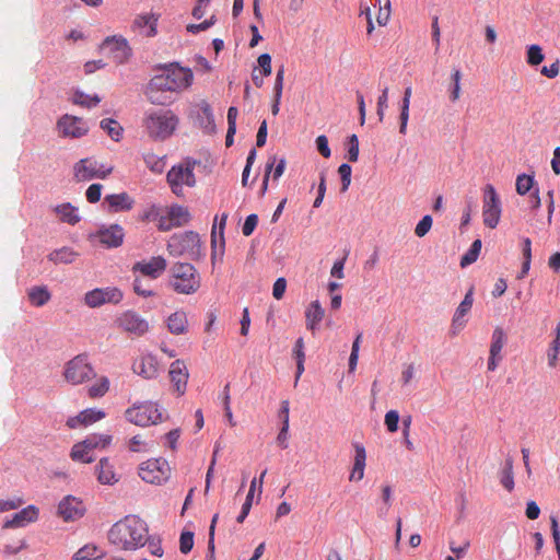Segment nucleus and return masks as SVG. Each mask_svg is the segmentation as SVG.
Returning <instances> with one entry per match:
<instances>
[{
	"label": "nucleus",
	"mask_w": 560,
	"mask_h": 560,
	"mask_svg": "<svg viewBox=\"0 0 560 560\" xmlns=\"http://www.w3.org/2000/svg\"><path fill=\"white\" fill-rule=\"evenodd\" d=\"M27 298L33 306L42 307L50 301L51 294L47 287L36 285L28 289Z\"/></svg>",
	"instance_id": "473e14b6"
},
{
	"label": "nucleus",
	"mask_w": 560,
	"mask_h": 560,
	"mask_svg": "<svg viewBox=\"0 0 560 560\" xmlns=\"http://www.w3.org/2000/svg\"><path fill=\"white\" fill-rule=\"evenodd\" d=\"M474 303V288H470L467 293L465 294L464 300L460 302L458 307L456 308L452 325H451V331L453 335H456L459 330H462L465 326L464 317L470 312L471 306Z\"/></svg>",
	"instance_id": "aec40b11"
},
{
	"label": "nucleus",
	"mask_w": 560,
	"mask_h": 560,
	"mask_svg": "<svg viewBox=\"0 0 560 560\" xmlns=\"http://www.w3.org/2000/svg\"><path fill=\"white\" fill-rule=\"evenodd\" d=\"M387 107H388V88L386 86L382 90V93L377 98V110L376 112H377L380 121H383L384 116H385V110Z\"/></svg>",
	"instance_id": "6e6d98bb"
},
{
	"label": "nucleus",
	"mask_w": 560,
	"mask_h": 560,
	"mask_svg": "<svg viewBox=\"0 0 560 560\" xmlns=\"http://www.w3.org/2000/svg\"><path fill=\"white\" fill-rule=\"evenodd\" d=\"M167 252L173 257H187L196 261L203 257L200 236L192 231L172 235L167 242Z\"/></svg>",
	"instance_id": "20e7f679"
},
{
	"label": "nucleus",
	"mask_w": 560,
	"mask_h": 560,
	"mask_svg": "<svg viewBox=\"0 0 560 560\" xmlns=\"http://www.w3.org/2000/svg\"><path fill=\"white\" fill-rule=\"evenodd\" d=\"M533 184H534L533 176H529L526 174L518 175L516 178V184H515L517 194L524 196L532 189Z\"/></svg>",
	"instance_id": "3c124183"
},
{
	"label": "nucleus",
	"mask_w": 560,
	"mask_h": 560,
	"mask_svg": "<svg viewBox=\"0 0 560 560\" xmlns=\"http://www.w3.org/2000/svg\"><path fill=\"white\" fill-rule=\"evenodd\" d=\"M170 380L173 385V390L182 396L185 394L188 382V371L187 368L182 360L174 361L168 371Z\"/></svg>",
	"instance_id": "a211bd4d"
},
{
	"label": "nucleus",
	"mask_w": 560,
	"mask_h": 560,
	"mask_svg": "<svg viewBox=\"0 0 560 560\" xmlns=\"http://www.w3.org/2000/svg\"><path fill=\"white\" fill-rule=\"evenodd\" d=\"M348 159L350 162H357L359 159V139L355 135L349 137Z\"/></svg>",
	"instance_id": "680f3d73"
},
{
	"label": "nucleus",
	"mask_w": 560,
	"mask_h": 560,
	"mask_svg": "<svg viewBox=\"0 0 560 560\" xmlns=\"http://www.w3.org/2000/svg\"><path fill=\"white\" fill-rule=\"evenodd\" d=\"M85 513V506L81 500L73 495H67L58 505V514L66 521H75Z\"/></svg>",
	"instance_id": "dca6fc26"
},
{
	"label": "nucleus",
	"mask_w": 560,
	"mask_h": 560,
	"mask_svg": "<svg viewBox=\"0 0 560 560\" xmlns=\"http://www.w3.org/2000/svg\"><path fill=\"white\" fill-rule=\"evenodd\" d=\"M272 162H275V165L272 167L271 174H272L273 180H277L284 173V170L287 166V161H285V158H283V156L278 158L277 155H271V156H269L267 163H272Z\"/></svg>",
	"instance_id": "603ef678"
},
{
	"label": "nucleus",
	"mask_w": 560,
	"mask_h": 560,
	"mask_svg": "<svg viewBox=\"0 0 560 560\" xmlns=\"http://www.w3.org/2000/svg\"><path fill=\"white\" fill-rule=\"evenodd\" d=\"M115 324L120 330L135 337H142L150 330L149 322L132 310L119 314Z\"/></svg>",
	"instance_id": "f8f14e48"
},
{
	"label": "nucleus",
	"mask_w": 560,
	"mask_h": 560,
	"mask_svg": "<svg viewBox=\"0 0 560 560\" xmlns=\"http://www.w3.org/2000/svg\"><path fill=\"white\" fill-rule=\"evenodd\" d=\"M522 252H523L524 261H523V265H522L521 273L518 276L520 279L524 278L527 275V272L529 271V268H530L532 242H530V240L528 237L523 240Z\"/></svg>",
	"instance_id": "a18cd8bd"
},
{
	"label": "nucleus",
	"mask_w": 560,
	"mask_h": 560,
	"mask_svg": "<svg viewBox=\"0 0 560 560\" xmlns=\"http://www.w3.org/2000/svg\"><path fill=\"white\" fill-rule=\"evenodd\" d=\"M316 147L318 152L326 159L331 155V151L328 145V139L326 136L320 135L316 138Z\"/></svg>",
	"instance_id": "774afa93"
},
{
	"label": "nucleus",
	"mask_w": 560,
	"mask_h": 560,
	"mask_svg": "<svg viewBox=\"0 0 560 560\" xmlns=\"http://www.w3.org/2000/svg\"><path fill=\"white\" fill-rule=\"evenodd\" d=\"M84 442L91 450L95 448H105L107 447L112 442V436L108 434H93L88 436Z\"/></svg>",
	"instance_id": "49530a36"
},
{
	"label": "nucleus",
	"mask_w": 560,
	"mask_h": 560,
	"mask_svg": "<svg viewBox=\"0 0 560 560\" xmlns=\"http://www.w3.org/2000/svg\"><path fill=\"white\" fill-rule=\"evenodd\" d=\"M97 480L103 485H113L118 481L114 466L107 458H102L96 466Z\"/></svg>",
	"instance_id": "7c9ffc66"
},
{
	"label": "nucleus",
	"mask_w": 560,
	"mask_h": 560,
	"mask_svg": "<svg viewBox=\"0 0 560 560\" xmlns=\"http://www.w3.org/2000/svg\"><path fill=\"white\" fill-rule=\"evenodd\" d=\"M77 254L71 250L68 247H63L57 250H54L49 254V260L54 261L55 264H71Z\"/></svg>",
	"instance_id": "a19ab883"
},
{
	"label": "nucleus",
	"mask_w": 560,
	"mask_h": 560,
	"mask_svg": "<svg viewBox=\"0 0 560 560\" xmlns=\"http://www.w3.org/2000/svg\"><path fill=\"white\" fill-rule=\"evenodd\" d=\"M385 425L388 432L394 433L398 430L399 413L397 410H389L385 415Z\"/></svg>",
	"instance_id": "4d7b16f0"
},
{
	"label": "nucleus",
	"mask_w": 560,
	"mask_h": 560,
	"mask_svg": "<svg viewBox=\"0 0 560 560\" xmlns=\"http://www.w3.org/2000/svg\"><path fill=\"white\" fill-rule=\"evenodd\" d=\"M168 285L178 294H195L201 287V277L191 264L176 262L171 268Z\"/></svg>",
	"instance_id": "7ed1b4c3"
},
{
	"label": "nucleus",
	"mask_w": 560,
	"mask_h": 560,
	"mask_svg": "<svg viewBox=\"0 0 560 560\" xmlns=\"http://www.w3.org/2000/svg\"><path fill=\"white\" fill-rule=\"evenodd\" d=\"M122 296V292L117 288H97L85 293L84 303L89 307L95 308L106 303L118 304Z\"/></svg>",
	"instance_id": "4468645a"
},
{
	"label": "nucleus",
	"mask_w": 560,
	"mask_h": 560,
	"mask_svg": "<svg viewBox=\"0 0 560 560\" xmlns=\"http://www.w3.org/2000/svg\"><path fill=\"white\" fill-rule=\"evenodd\" d=\"M58 128L65 137L80 138L89 128L82 118L65 115L58 120Z\"/></svg>",
	"instance_id": "6ab92c4d"
},
{
	"label": "nucleus",
	"mask_w": 560,
	"mask_h": 560,
	"mask_svg": "<svg viewBox=\"0 0 560 560\" xmlns=\"http://www.w3.org/2000/svg\"><path fill=\"white\" fill-rule=\"evenodd\" d=\"M73 171L77 180L85 182L92 178H105L112 173L113 166H105L96 160L88 158L75 163Z\"/></svg>",
	"instance_id": "ddd939ff"
},
{
	"label": "nucleus",
	"mask_w": 560,
	"mask_h": 560,
	"mask_svg": "<svg viewBox=\"0 0 560 560\" xmlns=\"http://www.w3.org/2000/svg\"><path fill=\"white\" fill-rule=\"evenodd\" d=\"M351 172H352V168L349 164L347 163H343L339 166L338 168V173L341 177V182H342V187H341V191H347L350 184H351Z\"/></svg>",
	"instance_id": "5fc2aeb1"
},
{
	"label": "nucleus",
	"mask_w": 560,
	"mask_h": 560,
	"mask_svg": "<svg viewBox=\"0 0 560 560\" xmlns=\"http://www.w3.org/2000/svg\"><path fill=\"white\" fill-rule=\"evenodd\" d=\"M124 230L118 224H113L108 228L101 229L97 232V238L101 244L108 248L118 247L124 242Z\"/></svg>",
	"instance_id": "5701e85b"
},
{
	"label": "nucleus",
	"mask_w": 560,
	"mask_h": 560,
	"mask_svg": "<svg viewBox=\"0 0 560 560\" xmlns=\"http://www.w3.org/2000/svg\"><path fill=\"white\" fill-rule=\"evenodd\" d=\"M366 453L365 448L362 445H355V455L353 468L350 474V480H361L364 477V468H365Z\"/></svg>",
	"instance_id": "2f4dec72"
},
{
	"label": "nucleus",
	"mask_w": 560,
	"mask_h": 560,
	"mask_svg": "<svg viewBox=\"0 0 560 560\" xmlns=\"http://www.w3.org/2000/svg\"><path fill=\"white\" fill-rule=\"evenodd\" d=\"M196 162L186 161L174 165L167 173L166 179L173 194L177 197L184 196V187H194L196 177L194 174Z\"/></svg>",
	"instance_id": "423d86ee"
},
{
	"label": "nucleus",
	"mask_w": 560,
	"mask_h": 560,
	"mask_svg": "<svg viewBox=\"0 0 560 560\" xmlns=\"http://www.w3.org/2000/svg\"><path fill=\"white\" fill-rule=\"evenodd\" d=\"M108 540L121 550H137L149 540L148 525L136 515H127L110 527Z\"/></svg>",
	"instance_id": "f03ea898"
},
{
	"label": "nucleus",
	"mask_w": 560,
	"mask_h": 560,
	"mask_svg": "<svg viewBox=\"0 0 560 560\" xmlns=\"http://www.w3.org/2000/svg\"><path fill=\"white\" fill-rule=\"evenodd\" d=\"M140 478L152 485H162L171 477V467L166 459L150 458L139 466Z\"/></svg>",
	"instance_id": "1a4fd4ad"
},
{
	"label": "nucleus",
	"mask_w": 560,
	"mask_h": 560,
	"mask_svg": "<svg viewBox=\"0 0 560 560\" xmlns=\"http://www.w3.org/2000/svg\"><path fill=\"white\" fill-rule=\"evenodd\" d=\"M481 246H482V244L479 238L475 240L472 242L468 252L465 255H463V257L460 258V267L462 268H465V267L474 264L478 259V256L481 250Z\"/></svg>",
	"instance_id": "37998d69"
},
{
	"label": "nucleus",
	"mask_w": 560,
	"mask_h": 560,
	"mask_svg": "<svg viewBox=\"0 0 560 560\" xmlns=\"http://www.w3.org/2000/svg\"><path fill=\"white\" fill-rule=\"evenodd\" d=\"M92 451L84 441L75 443L72 446L70 457L75 462L81 463H92L94 460V456L92 455Z\"/></svg>",
	"instance_id": "e433bc0d"
},
{
	"label": "nucleus",
	"mask_w": 560,
	"mask_h": 560,
	"mask_svg": "<svg viewBox=\"0 0 560 560\" xmlns=\"http://www.w3.org/2000/svg\"><path fill=\"white\" fill-rule=\"evenodd\" d=\"M432 218L431 215L427 214L424 215L419 222L418 224L416 225V229H415V234L418 236V237H423L424 235H427V233L430 231V229L432 228Z\"/></svg>",
	"instance_id": "13d9d810"
},
{
	"label": "nucleus",
	"mask_w": 560,
	"mask_h": 560,
	"mask_svg": "<svg viewBox=\"0 0 560 560\" xmlns=\"http://www.w3.org/2000/svg\"><path fill=\"white\" fill-rule=\"evenodd\" d=\"M194 547V533L183 532L179 537V550L182 553L187 555Z\"/></svg>",
	"instance_id": "864d4df0"
},
{
	"label": "nucleus",
	"mask_w": 560,
	"mask_h": 560,
	"mask_svg": "<svg viewBox=\"0 0 560 560\" xmlns=\"http://www.w3.org/2000/svg\"><path fill=\"white\" fill-rule=\"evenodd\" d=\"M225 250V238H217V224L213 223L211 229V265L214 268L222 264Z\"/></svg>",
	"instance_id": "bb28decb"
},
{
	"label": "nucleus",
	"mask_w": 560,
	"mask_h": 560,
	"mask_svg": "<svg viewBox=\"0 0 560 560\" xmlns=\"http://www.w3.org/2000/svg\"><path fill=\"white\" fill-rule=\"evenodd\" d=\"M164 159H165V156H159V155L154 154L153 152H148L143 155L145 165L153 173H156V174L163 173L165 165H166Z\"/></svg>",
	"instance_id": "ea45409f"
},
{
	"label": "nucleus",
	"mask_w": 560,
	"mask_h": 560,
	"mask_svg": "<svg viewBox=\"0 0 560 560\" xmlns=\"http://www.w3.org/2000/svg\"><path fill=\"white\" fill-rule=\"evenodd\" d=\"M95 371L86 354H79L65 365L63 377L72 385L83 384L95 377Z\"/></svg>",
	"instance_id": "0eeeda50"
},
{
	"label": "nucleus",
	"mask_w": 560,
	"mask_h": 560,
	"mask_svg": "<svg viewBox=\"0 0 560 560\" xmlns=\"http://www.w3.org/2000/svg\"><path fill=\"white\" fill-rule=\"evenodd\" d=\"M325 311L318 301H313L305 312L306 327L307 329L315 331L318 324L324 318Z\"/></svg>",
	"instance_id": "c85d7f7f"
},
{
	"label": "nucleus",
	"mask_w": 560,
	"mask_h": 560,
	"mask_svg": "<svg viewBox=\"0 0 560 560\" xmlns=\"http://www.w3.org/2000/svg\"><path fill=\"white\" fill-rule=\"evenodd\" d=\"M103 418H105V412L103 410L90 408L81 411L78 416L70 417L67 420V425L70 429H75L80 425L86 427L102 420Z\"/></svg>",
	"instance_id": "393cba45"
},
{
	"label": "nucleus",
	"mask_w": 560,
	"mask_h": 560,
	"mask_svg": "<svg viewBox=\"0 0 560 560\" xmlns=\"http://www.w3.org/2000/svg\"><path fill=\"white\" fill-rule=\"evenodd\" d=\"M283 81H284V67L281 66L276 74L275 85H273V96L275 98H281L282 90H283Z\"/></svg>",
	"instance_id": "e2e57ef3"
},
{
	"label": "nucleus",
	"mask_w": 560,
	"mask_h": 560,
	"mask_svg": "<svg viewBox=\"0 0 560 560\" xmlns=\"http://www.w3.org/2000/svg\"><path fill=\"white\" fill-rule=\"evenodd\" d=\"M104 200L115 212L128 211L133 206V200L127 192L107 195Z\"/></svg>",
	"instance_id": "cd10ccee"
},
{
	"label": "nucleus",
	"mask_w": 560,
	"mask_h": 560,
	"mask_svg": "<svg viewBox=\"0 0 560 560\" xmlns=\"http://www.w3.org/2000/svg\"><path fill=\"white\" fill-rule=\"evenodd\" d=\"M463 74L458 68L453 69L451 73V84L448 86L450 101L452 103L457 102L460 98L462 94V81Z\"/></svg>",
	"instance_id": "4c0bfd02"
},
{
	"label": "nucleus",
	"mask_w": 560,
	"mask_h": 560,
	"mask_svg": "<svg viewBox=\"0 0 560 560\" xmlns=\"http://www.w3.org/2000/svg\"><path fill=\"white\" fill-rule=\"evenodd\" d=\"M101 128L105 130L114 141L120 140L122 128L116 120L105 118L101 121Z\"/></svg>",
	"instance_id": "c03bdc74"
},
{
	"label": "nucleus",
	"mask_w": 560,
	"mask_h": 560,
	"mask_svg": "<svg viewBox=\"0 0 560 560\" xmlns=\"http://www.w3.org/2000/svg\"><path fill=\"white\" fill-rule=\"evenodd\" d=\"M162 210L163 209L161 207L156 205H151L143 211L141 219L148 222H156L158 219L161 218Z\"/></svg>",
	"instance_id": "bf43d9fd"
},
{
	"label": "nucleus",
	"mask_w": 560,
	"mask_h": 560,
	"mask_svg": "<svg viewBox=\"0 0 560 560\" xmlns=\"http://www.w3.org/2000/svg\"><path fill=\"white\" fill-rule=\"evenodd\" d=\"M410 425H411V417L408 416V417L404 418V420H402L404 443L408 451H413L415 445H413L412 441L409 439Z\"/></svg>",
	"instance_id": "0e129e2a"
},
{
	"label": "nucleus",
	"mask_w": 560,
	"mask_h": 560,
	"mask_svg": "<svg viewBox=\"0 0 560 560\" xmlns=\"http://www.w3.org/2000/svg\"><path fill=\"white\" fill-rule=\"evenodd\" d=\"M37 517L38 509L34 505H28L20 512L15 513L11 518H8L3 524V528L24 527L30 523L35 522Z\"/></svg>",
	"instance_id": "4be33fe9"
},
{
	"label": "nucleus",
	"mask_w": 560,
	"mask_h": 560,
	"mask_svg": "<svg viewBox=\"0 0 560 560\" xmlns=\"http://www.w3.org/2000/svg\"><path fill=\"white\" fill-rule=\"evenodd\" d=\"M258 223L257 214H249L243 224L242 233L244 236H249L253 234Z\"/></svg>",
	"instance_id": "69168bd1"
},
{
	"label": "nucleus",
	"mask_w": 560,
	"mask_h": 560,
	"mask_svg": "<svg viewBox=\"0 0 560 560\" xmlns=\"http://www.w3.org/2000/svg\"><path fill=\"white\" fill-rule=\"evenodd\" d=\"M266 474H267V470L265 469L260 474L259 479L254 478L252 480L248 493L246 495V500H245V502H244V504L242 506L241 514L236 518V521L238 523H243L244 520L246 518V516L248 515L249 511H250V508H252V504H253V490L256 489L257 485L259 487V493H261V488H262L264 478H265Z\"/></svg>",
	"instance_id": "c756f323"
},
{
	"label": "nucleus",
	"mask_w": 560,
	"mask_h": 560,
	"mask_svg": "<svg viewBox=\"0 0 560 560\" xmlns=\"http://www.w3.org/2000/svg\"><path fill=\"white\" fill-rule=\"evenodd\" d=\"M178 125V117L170 109L147 115L144 126L151 138L164 140L173 135Z\"/></svg>",
	"instance_id": "39448f33"
},
{
	"label": "nucleus",
	"mask_w": 560,
	"mask_h": 560,
	"mask_svg": "<svg viewBox=\"0 0 560 560\" xmlns=\"http://www.w3.org/2000/svg\"><path fill=\"white\" fill-rule=\"evenodd\" d=\"M505 332L501 327L494 328L491 337L490 345V355L488 360V370L494 371L498 366L499 361H501V351L505 345Z\"/></svg>",
	"instance_id": "412c9836"
},
{
	"label": "nucleus",
	"mask_w": 560,
	"mask_h": 560,
	"mask_svg": "<svg viewBox=\"0 0 560 560\" xmlns=\"http://www.w3.org/2000/svg\"><path fill=\"white\" fill-rule=\"evenodd\" d=\"M133 291L143 298L152 296L154 293L150 289L149 283H147L144 280L136 278L133 281Z\"/></svg>",
	"instance_id": "052dcab7"
},
{
	"label": "nucleus",
	"mask_w": 560,
	"mask_h": 560,
	"mask_svg": "<svg viewBox=\"0 0 560 560\" xmlns=\"http://www.w3.org/2000/svg\"><path fill=\"white\" fill-rule=\"evenodd\" d=\"M159 15L154 13L139 14L132 22V28L139 30L147 37H154L158 34Z\"/></svg>",
	"instance_id": "b1692460"
},
{
	"label": "nucleus",
	"mask_w": 560,
	"mask_h": 560,
	"mask_svg": "<svg viewBox=\"0 0 560 560\" xmlns=\"http://www.w3.org/2000/svg\"><path fill=\"white\" fill-rule=\"evenodd\" d=\"M542 49L539 45H530L527 48V63L530 66H538L544 61Z\"/></svg>",
	"instance_id": "09e8293b"
},
{
	"label": "nucleus",
	"mask_w": 560,
	"mask_h": 560,
	"mask_svg": "<svg viewBox=\"0 0 560 560\" xmlns=\"http://www.w3.org/2000/svg\"><path fill=\"white\" fill-rule=\"evenodd\" d=\"M72 102L75 105L86 107V108H92L100 104L101 98L97 95L91 96L81 91H77V92H74V94L72 96Z\"/></svg>",
	"instance_id": "79ce46f5"
},
{
	"label": "nucleus",
	"mask_w": 560,
	"mask_h": 560,
	"mask_svg": "<svg viewBox=\"0 0 560 560\" xmlns=\"http://www.w3.org/2000/svg\"><path fill=\"white\" fill-rule=\"evenodd\" d=\"M102 185L101 184H92L86 189L85 196L89 202H97L101 199Z\"/></svg>",
	"instance_id": "338daca9"
},
{
	"label": "nucleus",
	"mask_w": 560,
	"mask_h": 560,
	"mask_svg": "<svg viewBox=\"0 0 560 560\" xmlns=\"http://www.w3.org/2000/svg\"><path fill=\"white\" fill-rule=\"evenodd\" d=\"M100 49L106 51L116 65L126 63L132 55L128 40L121 35L107 36L100 45Z\"/></svg>",
	"instance_id": "9b49d317"
},
{
	"label": "nucleus",
	"mask_w": 560,
	"mask_h": 560,
	"mask_svg": "<svg viewBox=\"0 0 560 560\" xmlns=\"http://www.w3.org/2000/svg\"><path fill=\"white\" fill-rule=\"evenodd\" d=\"M501 483L509 492L514 489L513 462L510 458L506 459L505 467L502 470Z\"/></svg>",
	"instance_id": "de8ad7c7"
},
{
	"label": "nucleus",
	"mask_w": 560,
	"mask_h": 560,
	"mask_svg": "<svg viewBox=\"0 0 560 560\" xmlns=\"http://www.w3.org/2000/svg\"><path fill=\"white\" fill-rule=\"evenodd\" d=\"M167 267L166 259L162 256L151 257L149 260H141L133 265L132 270L152 279L159 278Z\"/></svg>",
	"instance_id": "f3484780"
},
{
	"label": "nucleus",
	"mask_w": 560,
	"mask_h": 560,
	"mask_svg": "<svg viewBox=\"0 0 560 560\" xmlns=\"http://www.w3.org/2000/svg\"><path fill=\"white\" fill-rule=\"evenodd\" d=\"M109 390V380L106 376L98 377L94 384L88 388L90 398H101Z\"/></svg>",
	"instance_id": "58836bf2"
},
{
	"label": "nucleus",
	"mask_w": 560,
	"mask_h": 560,
	"mask_svg": "<svg viewBox=\"0 0 560 560\" xmlns=\"http://www.w3.org/2000/svg\"><path fill=\"white\" fill-rule=\"evenodd\" d=\"M126 419L136 425L147 427L162 422L163 413L156 404L147 401L128 408Z\"/></svg>",
	"instance_id": "6e6552de"
},
{
	"label": "nucleus",
	"mask_w": 560,
	"mask_h": 560,
	"mask_svg": "<svg viewBox=\"0 0 560 560\" xmlns=\"http://www.w3.org/2000/svg\"><path fill=\"white\" fill-rule=\"evenodd\" d=\"M167 212L171 215V221L173 222L175 228L183 226L187 224L190 219V212L186 207L174 205L167 209Z\"/></svg>",
	"instance_id": "c9c22d12"
},
{
	"label": "nucleus",
	"mask_w": 560,
	"mask_h": 560,
	"mask_svg": "<svg viewBox=\"0 0 560 560\" xmlns=\"http://www.w3.org/2000/svg\"><path fill=\"white\" fill-rule=\"evenodd\" d=\"M106 552L94 544H86L81 547L73 556L72 560H100Z\"/></svg>",
	"instance_id": "72a5a7b5"
},
{
	"label": "nucleus",
	"mask_w": 560,
	"mask_h": 560,
	"mask_svg": "<svg viewBox=\"0 0 560 560\" xmlns=\"http://www.w3.org/2000/svg\"><path fill=\"white\" fill-rule=\"evenodd\" d=\"M152 443L150 441H147L141 435H135L129 441V451L139 453V452H147L151 448Z\"/></svg>",
	"instance_id": "8fccbe9b"
},
{
	"label": "nucleus",
	"mask_w": 560,
	"mask_h": 560,
	"mask_svg": "<svg viewBox=\"0 0 560 560\" xmlns=\"http://www.w3.org/2000/svg\"><path fill=\"white\" fill-rule=\"evenodd\" d=\"M192 81L191 69L180 67L178 63L165 65L163 72L150 80L145 95L152 104L168 105L172 103L168 93H180L187 90Z\"/></svg>",
	"instance_id": "f257e3e1"
},
{
	"label": "nucleus",
	"mask_w": 560,
	"mask_h": 560,
	"mask_svg": "<svg viewBox=\"0 0 560 560\" xmlns=\"http://www.w3.org/2000/svg\"><path fill=\"white\" fill-rule=\"evenodd\" d=\"M55 212L59 217L60 221L68 224L74 225L80 221L77 208L70 203H62L55 208Z\"/></svg>",
	"instance_id": "f704fd0d"
},
{
	"label": "nucleus",
	"mask_w": 560,
	"mask_h": 560,
	"mask_svg": "<svg viewBox=\"0 0 560 560\" xmlns=\"http://www.w3.org/2000/svg\"><path fill=\"white\" fill-rule=\"evenodd\" d=\"M132 371L145 380H153L159 375L158 359L151 353H142L135 359Z\"/></svg>",
	"instance_id": "2eb2a0df"
},
{
	"label": "nucleus",
	"mask_w": 560,
	"mask_h": 560,
	"mask_svg": "<svg viewBox=\"0 0 560 560\" xmlns=\"http://www.w3.org/2000/svg\"><path fill=\"white\" fill-rule=\"evenodd\" d=\"M167 330L173 335H184L188 330L187 314L183 310H177L166 318Z\"/></svg>",
	"instance_id": "a878e982"
},
{
	"label": "nucleus",
	"mask_w": 560,
	"mask_h": 560,
	"mask_svg": "<svg viewBox=\"0 0 560 560\" xmlns=\"http://www.w3.org/2000/svg\"><path fill=\"white\" fill-rule=\"evenodd\" d=\"M501 201L494 187L488 184L483 190L482 219L483 224L489 229H494L501 218Z\"/></svg>",
	"instance_id": "9d476101"
}]
</instances>
